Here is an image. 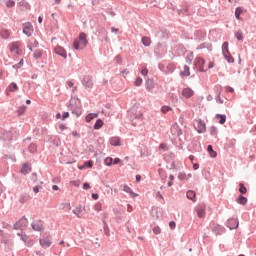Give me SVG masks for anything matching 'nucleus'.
I'll list each match as a JSON object with an SVG mask.
<instances>
[{
    "label": "nucleus",
    "mask_w": 256,
    "mask_h": 256,
    "mask_svg": "<svg viewBox=\"0 0 256 256\" xmlns=\"http://www.w3.org/2000/svg\"><path fill=\"white\" fill-rule=\"evenodd\" d=\"M213 67H215V62L213 61H210L208 63V66L205 67V59H203L202 57H196L194 60V68L200 73H205L207 69H213Z\"/></svg>",
    "instance_id": "nucleus-1"
},
{
    "label": "nucleus",
    "mask_w": 256,
    "mask_h": 256,
    "mask_svg": "<svg viewBox=\"0 0 256 256\" xmlns=\"http://www.w3.org/2000/svg\"><path fill=\"white\" fill-rule=\"evenodd\" d=\"M89 42L87 41V34H85L84 32H81L79 34V37L77 39L74 40V49H76L77 51L84 49L87 47V44Z\"/></svg>",
    "instance_id": "nucleus-2"
},
{
    "label": "nucleus",
    "mask_w": 256,
    "mask_h": 256,
    "mask_svg": "<svg viewBox=\"0 0 256 256\" xmlns=\"http://www.w3.org/2000/svg\"><path fill=\"white\" fill-rule=\"evenodd\" d=\"M10 53L13 55V57H19L23 53V48L21 46V42H12L10 44Z\"/></svg>",
    "instance_id": "nucleus-3"
},
{
    "label": "nucleus",
    "mask_w": 256,
    "mask_h": 256,
    "mask_svg": "<svg viewBox=\"0 0 256 256\" xmlns=\"http://www.w3.org/2000/svg\"><path fill=\"white\" fill-rule=\"evenodd\" d=\"M170 133L172 137H181V135H183V130H181V127H179V124L175 122L171 126Z\"/></svg>",
    "instance_id": "nucleus-4"
},
{
    "label": "nucleus",
    "mask_w": 256,
    "mask_h": 256,
    "mask_svg": "<svg viewBox=\"0 0 256 256\" xmlns=\"http://www.w3.org/2000/svg\"><path fill=\"white\" fill-rule=\"evenodd\" d=\"M23 34L27 35V37L33 35V25L31 23H25L23 25Z\"/></svg>",
    "instance_id": "nucleus-5"
},
{
    "label": "nucleus",
    "mask_w": 256,
    "mask_h": 256,
    "mask_svg": "<svg viewBox=\"0 0 256 256\" xmlns=\"http://www.w3.org/2000/svg\"><path fill=\"white\" fill-rule=\"evenodd\" d=\"M54 53L60 57H63V59H67V50L61 46L54 47Z\"/></svg>",
    "instance_id": "nucleus-6"
},
{
    "label": "nucleus",
    "mask_w": 256,
    "mask_h": 256,
    "mask_svg": "<svg viewBox=\"0 0 256 256\" xmlns=\"http://www.w3.org/2000/svg\"><path fill=\"white\" fill-rule=\"evenodd\" d=\"M29 221L27 218L23 217L18 222L14 224V229H21L23 227H27Z\"/></svg>",
    "instance_id": "nucleus-7"
},
{
    "label": "nucleus",
    "mask_w": 256,
    "mask_h": 256,
    "mask_svg": "<svg viewBox=\"0 0 256 256\" xmlns=\"http://www.w3.org/2000/svg\"><path fill=\"white\" fill-rule=\"evenodd\" d=\"M195 95V92L191 88H184L182 90V97L185 99H191Z\"/></svg>",
    "instance_id": "nucleus-8"
},
{
    "label": "nucleus",
    "mask_w": 256,
    "mask_h": 256,
    "mask_svg": "<svg viewBox=\"0 0 256 256\" xmlns=\"http://www.w3.org/2000/svg\"><path fill=\"white\" fill-rule=\"evenodd\" d=\"M51 243H52L51 242V237H49V236L40 239V245L44 249H47L48 247H51Z\"/></svg>",
    "instance_id": "nucleus-9"
},
{
    "label": "nucleus",
    "mask_w": 256,
    "mask_h": 256,
    "mask_svg": "<svg viewBox=\"0 0 256 256\" xmlns=\"http://www.w3.org/2000/svg\"><path fill=\"white\" fill-rule=\"evenodd\" d=\"M195 211L200 219H203V217H205V205L196 206Z\"/></svg>",
    "instance_id": "nucleus-10"
},
{
    "label": "nucleus",
    "mask_w": 256,
    "mask_h": 256,
    "mask_svg": "<svg viewBox=\"0 0 256 256\" xmlns=\"http://www.w3.org/2000/svg\"><path fill=\"white\" fill-rule=\"evenodd\" d=\"M196 129L198 133H205V131H207V126L205 125V122H203V120H197Z\"/></svg>",
    "instance_id": "nucleus-11"
},
{
    "label": "nucleus",
    "mask_w": 256,
    "mask_h": 256,
    "mask_svg": "<svg viewBox=\"0 0 256 256\" xmlns=\"http://www.w3.org/2000/svg\"><path fill=\"white\" fill-rule=\"evenodd\" d=\"M16 91H19V86H17L15 82H12L6 89L7 95H9V93H15Z\"/></svg>",
    "instance_id": "nucleus-12"
},
{
    "label": "nucleus",
    "mask_w": 256,
    "mask_h": 256,
    "mask_svg": "<svg viewBox=\"0 0 256 256\" xmlns=\"http://www.w3.org/2000/svg\"><path fill=\"white\" fill-rule=\"evenodd\" d=\"M229 229H237L239 227V220L232 218L228 220Z\"/></svg>",
    "instance_id": "nucleus-13"
},
{
    "label": "nucleus",
    "mask_w": 256,
    "mask_h": 256,
    "mask_svg": "<svg viewBox=\"0 0 256 256\" xmlns=\"http://www.w3.org/2000/svg\"><path fill=\"white\" fill-rule=\"evenodd\" d=\"M32 229H34V231H43V222L34 221L32 223Z\"/></svg>",
    "instance_id": "nucleus-14"
},
{
    "label": "nucleus",
    "mask_w": 256,
    "mask_h": 256,
    "mask_svg": "<svg viewBox=\"0 0 256 256\" xmlns=\"http://www.w3.org/2000/svg\"><path fill=\"white\" fill-rule=\"evenodd\" d=\"M110 145H112L113 147L121 146V138H119V137H112L110 139Z\"/></svg>",
    "instance_id": "nucleus-15"
},
{
    "label": "nucleus",
    "mask_w": 256,
    "mask_h": 256,
    "mask_svg": "<svg viewBox=\"0 0 256 256\" xmlns=\"http://www.w3.org/2000/svg\"><path fill=\"white\" fill-rule=\"evenodd\" d=\"M181 77H189L191 75V69L185 65L180 73Z\"/></svg>",
    "instance_id": "nucleus-16"
},
{
    "label": "nucleus",
    "mask_w": 256,
    "mask_h": 256,
    "mask_svg": "<svg viewBox=\"0 0 256 256\" xmlns=\"http://www.w3.org/2000/svg\"><path fill=\"white\" fill-rule=\"evenodd\" d=\"M215 119L219 121L220 125H225V122L227 121V116L223 114H216Z\"/></svg>",
    "instance_id": "nucleus-17"
},
{
    "label": "nucleus",
    "mask_w": 256,
    "mask_h": 256,
    "mask_svg": "<svg viewBox=\"0 0 256 256\" xmlns=\"http://www.w3.org/2000/svg\"><path fill=\"white\" fill-rule=\"evenodd\" d=\"M73 214L76 215L77 217L81 218L83 215V206L79 205L73 210Z\"/></svg>",
    "instance_id": "nucleus-18"
},
{
    "label": "nucleus",
    "mask_w": 256,
    "mask_h": 256,
    "mask_svg": "<svg viewBox=\"0 0 256 256\" xmlns=\"http://www.w3.org/2000/svg\"><path fill=\"white\" fill-rule=\"evenodd\" d=\"M187 198L190 199L191 201H196L197 193L193 190H189L187 193Z\"/></svg>",
    "instance_id": "nucleus-19"
},
{
    "label": "nucleus",
    "mask_w": 256,
    "mask_h": 256,
    "mask_svg": "<svg viewBox=\"0 0 256 256\" xmlns=\"http://www.w3.org/2000/svg\"><path fill=\"white\" fill-rule=\"evenodd\" d=\"M207 151H208L210 157H212L213 159H215V157H217V151L213 150L212 145H208Z\"/></svg>",
    "instance_id": "nucleus-20"
},
{
    "label": "nucleus",
    "mask_w": 256,
    "mask_h": 256,
    "mask_svg": "<svg viewBox=\"0 0 256 256\" xmlns=\"http://www.w3.org/2000/svg\"><path fill=\"white\" fill-rule=\"evenodd\" d=\"M98 116L99 114H95V113L88 114L85 118L86 123H91V121H93V119H97Z\"/></svg>",
    "instance_id": "nucleus-21"
},
{
    "label": "nucleus",
    "mask_w": 256,
    "mask_h": 256,
    "mask_svg": "<svg viewBox=\"0 0 256 256\" xmlns=\"http://www.w3.org/2000/svg\"><path fill=\"white\" fill-rule=\"evenodd\" d=\"M35 47H39V42L35 39L31 40L28 44V48L30 49V51H33V49H35Z\"/></svg>",
    "instance_id": "nucleus-22"
},
{
    "label": "nucleus",
    "mask_w": 256,
    "mask_h": 256,
    "mask_svg": "<svg viewBox=\"0 0 256 256\" xmlns=\"http://www.w3.org/2000/svg\"><path fill=\"white\" fill-rule=\"evenodd\" d=\"M10 35L11 33L7 29H2L0 31V36L2 37V39H9Z\"/></svg>",
    "instance_id": "nucleus-23"
},
{
    "label": "nucleus",
    "mask_w": 256,
    "mask_h": 256,
    "mask_svg": "<svg viewBox=\"0 0 256 256\" xmlns=\"http://www.w3.org/2000/svg\"><path fill=\"white\" fill-rule=\"evenodd\" d=\"M123 191H125V193H129L131 197H137V194H134L133 190H131V187H129L128 185L123 186Z\"/></svg>",
    "instance_id": "nucleus-24"
},
{
    "label": "nucleus",
    "mask_w": 256,
    "mask_h": 256,
    "mask_svg": "<svg viewBox=\"0 0 256 256\" xmlns=\"http://www.w3.org/2000/svg\"><path fill=\"white\" fill-rule=\"evenodd\" d=\"M223 55L228 63H235V59L231 55V52H228V54L224 53Z\"/></svg>",
    "instance_id": "nucleus-25"
},
{
    "label": "nucleus",
    "mask_w": 256,
    "mask_h": 256,
    "mask_svg": "<svg viewBox=\"0 0 256 256\" xmlns=\"http://www.w3.org/2000/svg\"><path fill=\"white\" fill-rule=\"evenodd\" d=\"M30 171H31V166H29V165H27V164H24V165L22 166L21 173H22L23 175H27V173H30Z\"/></svg>",
    "instance_id": "nucleus-26"
},
{
    "label": "nucleus",
    "mask_w": 256,
    "mask_h": 256,
    "mask_svg": "<svg viewBox=\"0 0 256 256\" xmlns=\"http://www.w3.org/2000/svg\"><path fill=\"white\" fill-rule=\"evenodd\" d=\"M236 201L239 205H247V198L245 196H239Z\"/></svg>",
    "instance_id": "nucleus-27"
},
{
    "label": "nucleus",
    "mask_w": 256,
    "mask_h": 256,
    "mask_svg": "<svg viewBox=\"0 0 256 256\" xmlns=\"http://www.w3.org/2000/svg\"><path fill=\"white\" fill-rule=\"evenodd\" d=\"M243 14V8L242 7H238L235 10V17L236 19H241V15Z\"/></svg>",
    "instance_id": "nucleus-28"
},
{
    "label": "nucleus",
    "mask_w": 256,
    "mask_h": 256,
    "mask_svg": "<svg viewBox=\"0 0 256 256\" xmlns=\"http://www.w3.org/2000/svg\"><path fill=\"white\" fill-rule=\"evenodd\" d=\"M229 52V42H224L222 44V53L228 55Z\"/></svg>",
    "instance_id": "nucleus-29"
},
{
    "label": "nucleus",
    "mask_w": 256,
    "mask_h": 256,
    "mask_svg": "<svg viewBox=\"0 0 256 256\" xmlns=\"http://www.w3.org/2000/svg\"><path fill=\"white\" fill-rule=\"evenodd\" d=\"M103 125H104L103 120L98 119L94 124V129L99 130L101 129V127H103Z\"/></svg>",
    "instance_id": "nucleus-30"
},
{
    "label": "nucleus",
    "mask_w": 256,
    "mask_h": 256,
    "mask_svg": "<svg viewBox=\"0 0 256 256\" xmlns=\"http://www.w3.org/2000/svg\"><path fill=\"white\" fill-rule=\"evenodd\" d=\"M142 43L145 47H149L151 45V39L149 37H143Z\"/></svg>",
    "instance_id": "nucleus-31"
},
{
    "label": "nucleus",
    "mask_w": 256,
    "mask_h": 256,
    "mask_svg": "<svg viewBox=\"0 0 256 256\" xmlns=\"http://www.w3.org/2000/svg\"><path fill=\"white\" fill-rule=\"evenodd\" d=\"M169 111H173V108H171L170 106H162L161 107V112L165 115L167 113H169Z\"/></svg>",
    "instance_id": "nucleus-32"
},
{
    "label": "nucleus",
    "mask_w": 256,
    "mask_h": 256,
    "mask_svg": "<svg viewBox=\"0 0 256 256\" xmlns=\"http://www.w3.org/2000/svg\"><path fill=\"white\" fill-rule=\"evenodd\" d=\"M5 5H6V7H7L8 9H11V8L15 7V1H13V0H7V1L5 2Z\"/></svg>",
    "instance_id": "nucleus-33"
},
{
    "label": "nucleus",
    "mask_w": 256,
    "mask_h": 256,
    "mask_svg": "<svg viewBox=\"0 0 256 256\" xmlns=\"http://www.w3.org/2000/svg\"><path fill=\"white\" fill-rule=\"evenodd\" d=\"M103 209V204H101V202H97L95 205H94V210L97 211L99 213V211H102Z\"/></svg>",
    "instance_id": "nucleus-34"
},
{
    "label": "nucleus",
    "mask_w": 256,
    "mask_h": 256,
    "mask_svg": "<svg viewBox=\"0 0 256 256\" xmlns=\"http://www.w3.org/2000/svg\"><path fill=\"white\" fill-rule=\"evenodd\" d=\"M159 150L160 151H168L169 150V145L167 143H162L159 145Z\"/></svg>",
    "instance_id": "nucleus-35"
},
{
    "label": "nucleus",
    "mask_w": 256,
    "mask_h": 256,
    "mask_svg": "<svg viewBox=\"0 0 256 256\" xmlns=\"http://www.w3.org/2000/svg\"><path fill=\"white\" fill-rule=\"evenodd\" d=\"M85 87H87L88 89H93V80L87 79L85 81Z\"/></svg>",
    "instance_id": "nucleus-36"
},
{
    "label": "nucleus",
    "mask_w": 256,
    "mask_h": 256,
    "mask_svg": "<svg viewBox=\"0 0 256 256\" xmlns=\"http://www.w3.org/2000/svg\"><path fill=\"white\" fill-rule=\"evenodd\" d=\"M104 163L105 165H107V167H110V165H113V158L111 157L105 158Z\"/></svg>",
    "instance_id": "nucleus-37"
},
{
    "label": "nucleus",
    "mask_w": 256,
    "mask_h": 256,
    "mask_svg": "<svg viewBox=\"0 0 256 256\" xmlns=\"http://www.w3.org/2000/svg\"><path fill=\"white\" fill-rule=\"evenodd\" d=\"M42 56H43V51H41V50H36V51L34 52V57H35V59H41Z\"/></svg>",
    "instance_id": "nucleus-38"
},
{
    "label": "nucleus",
    "mask_w": 256,
    "mask_h": 256,
    "mask_svg": "<svg viewBox=\"0 0 256 256\" xmlns=\"http://www.w3.org/2000/svg\"><path fill=\"white\" fill-rule=\"evenodd\" d=\"M235 37H236V39H237L238 41H243V32L237 31V32L235 33Z\"/></svg>",
    "instance_id": "nucleus-39"
},
{
    "label": "nucleus",
    "mask_w": 256,
    "mask_h": 256,
    "mask_svg": "<svg viewBox=\"0 0 256 256\" xmlns=\"http://www.w3.org/2000/svg\"><path fill=\"white\" fill-rule=\"evenodd\" d=\"M142 83H143V79L141 77H138V78H136L134 85L136 87H140L142 85Z\"/></svg>",
    "instance_id": "nucleus-40"
},
{
    "label": "nucleus",
    "mask_w": 256,
    "mask_h": 256,
    "mask_svg": "<svg viewBox=\"0 0 256 256\" xmlns=\"http://www.w3.org/2000/svg\"><path fill=\"white\" fill-rule=\"evenodd\" d=\"M239 187V192L242 193V195H245V193H247V188L245 187V185L240 184Z\"/></svg>",
    "instance_id": "nucleus-41"
},
{
    "label": "nucleus",
    "mask_w": 256,
    "mask_h": 256,
    "mask_svg": "<svg viewBox=\"0 0 256 256\" xmlns=\"http://www.w3.org/2000/svg\"><path fill=\"white\" fill-rule=\"evenodd\" d=\"M29 151H30V153H36L37 152V145L36 144H30Z\"/></svg>",
    "instance_id": "nucleus-42"
},
{
    "label": "nucleus",
    "mask_w": 256,
    "mask_h": 256,
    "mask_svg": "<svg viewBox=\"0 0 256 256\" xmlns=\"http://www.w3.org/2000/svg\"><path fill=\"white\" fill-rule=\"evenodd\" d=\"M84 167H85V169H91V168H93V161H86L85 163H84Z\"/></svg>",
    "instance_id": "nucleus-43"
},
{
    "label": "nucleus",
    "mask_w": 256,
    "mask_h": 256,
    "mask_svg": "<svg viewBox=\"0 0 256 256\" xmlns=\"http://www.w3.org/2000/svg\"><path fill=\"white\" fill-rule=\"evenodd\" d=\"M153 233H154L155 235H161V228H160L159 226H155V227L153 228Z\"/></svg>",
    "instance_id": "nucleus-44"
},
{
    "label": "nucleus",
    "mask_w": 256,
    "mask_h": 256,
    "mask_svg": "<svg viewBox=\"0 0 256 256\" xmlns=\"http://www.w3.org/2000/svg\"><path fill=\"white\" fill-rule=\"evenodd\" d=\"M25 111H27V107L21 106V107L18 109V114H19V115H23V113H25Z\"/></svg>",
    "instance_id": "nucleus-45"
},
{
    "label": "nucleus",
    "mask_w": 256,
    "mask_h": 256,
    "mask_svg": "<svg viewBox=\"0 0 256 256\" xmlns=\"http://www.w3.org/2000/svg\"><path fill=\"white\" fill-rule=\"evenodd\" d=\"M178 179H179L180 181H185V179H187V174H185V173H180V174L178 175Z\"/></svg>",
    "instance_id": "nucleus-46"
},
{
    "label": "nucleus",
    "mask_w": 256,
    "mask_h": 256,
    "mask_svg": "<svg viewBox=\"0 0 256 256\" xmlns=\"http://www.w3.org/2000/svg\"><path fill=\"white\" fill-rule=\"evenodd\" d=\"M70 185H73L74 187H79L81 185V181L79 180L71 181Z\"/></svg>",
    "instance_id": "nucleus-47"
},
{
    "label": "nucleus",
    "mask_w": 256,
    "mask_h": 256,
    "mask_svg": "<svg viewBox=\"0 0 256 256\" xmlns=\"http://www.w3.org/2000/svg\"><path fill=\"white\" fill-rule=\"evenodd\" d=\"M176 226H177V224H175V221H170L169 222L170 229H175Z\"/></svg>",
    "instance_id": "nucleus-48"
},
{
    "label": "nucleus",
    "mask_w": 256,
    "mask_h": 256,
    "mask_svg": "<svg viewBox=\"0 0 256 256\" xmlns=\"http://www.w3.org/2000/svg\"><path fill=\"white\" fill-rule=\"evenodd\" d=\"M141 73H142V75H143L144 77H147V73H149V70H147V68H143V69L141 70Z\"/></svg>",
    "instance_id": "nucleus-49"
},
{
    "label": "nucleus",
    "mask_w": 256,
    "mask_h": 256,
    "mask_svg": "<svg viewBox=\"0 0 256 256\" xmlns=\"http://www.w3.org/2000/svg\"><path fill=\"white\" fill-rule=\"evenodd\" d=\"M63 209H67V211H71V204L70 203L64 204Z\"/></svg>",
    "instance_id": "nucleus-50"
},
{
    "label": "nucleus",
    "mask_w": 256,
    "mask_h": 256,
    "mask_svg": "<svg viewBox=\"0 0 256 256\" xmlns=\"http://www.w3.org/2000/svg\"><path fill=\"white\" fill-rule=\"evenodd\" d=\"M83 189H84V190L91 189V186L89 185V183L85 182V183L83 184Z\"/></svg>",
    "instance_id": "nucleus-51"
},
{
    "label": "nucleus",
    "mask_w": 256,
    "mask_h": 256,
    "mask_svg": "<svg viewBox=\"0 0 256 256\" xmlns=\"http://www.w3.org/2000/svg\"><path fill=\"white\" fill-rule=\"evenodd\" d=\"M19 67H23V59L18 63V65L14 66V69H19Z\"/></svg>",
    "instance_id": "nucleus-52"
},
{
    "label": "nucleus",
    "mask_w": 256,
    "mask_h": 256,
    "mask_svg": "<svg viewBox=\"0 0 256 256\" xmlns=\"http://www.w3.org/2000/svg\"><path fill=\"white\" fill-rule=\"evenodd\" d=\"M119 163H121V159L115 158L114 161H113V164L114 165H119Z\"/></svg>",
    "instance_id": "nucleus-53"
},
{
    "label": "nucleus",
    "mask_w": 256,
    "mask_h": 256,
    "mask_svg": "<svg viewBox=\"0 0 256 256\" xmlns=\"http://www.w3.org/2000/svg\"><path fill=\"white\" fill-rule=\"evenodd\" d=\"M186 61H189V63H191V61H193V55H188Z\"/></svg>",
    "instance_id": "nucleus-54"
},
{
    "label": "nucleus",
    "mask_w": 256,
    "mask_h": 256,
    "mask_svg": "<svg viewBox=\"0 0 256 256\" xmlns=\"http://www.w3.org/2000/svg\"><path fill=\"white\" fill-rule=\"evenodd\" d=\"M67 117H69V112H65V113L62 115V119H67Z\"/></svg>",
    "instance_id": "nucleus-55"
},
{
    "label": "nucleus",
    "mask_w": 256,
    "mask_h": 256,
    "mask_svg": "<svg viewBox=\"0 0 256 256\" xmlns=\"http://www.w3.org/2000/svg\"><path fill=\"white\" fill-rule=\"evenodd\" d=\"M67 85H68V87L73 88L75 84L71 81H68Z\"/></svg>",
    "instance_id": "nucleus-56"
},
{
    "label": "nucleus",
    "mask_w": 256,
    "mask_h": 256,
    "mask_svg": "<svg viewBox=\"0 0 256 256\" xmlns=\"http://www.w3.org/2000/svg\"><path fill=\"white\" fill-rule=\"evenodd\" d=\"M92 198L97 201L99 199V194H92Z\"/></svg>",
    "instance_id": "nucleus-57"
},
{
    "label": "nucleus",
    "mask_w": 256,
    "mask_h": 256,
    "mask_svg": "<svg viewBox=\"0 0 256 256\" xmlns=\"http://www.w3.org/2000/svg\"><path fill=\"white\" fill-rule=\"evenodd\" d=\"M111 31L112 33H118L119 32V29L115 28V27H112L111 28Z\"/></svg>",
    "instance_id": "nucleus-58"
},
{
    "label": "nucleus",
    "mask_w": 256,
    "mask_h": 256,
    "mask_svg": "<svg viewBox=\"0 0 256 256\" xmlns=\"http://www.w3.org/2000/svg\"><path fill=\"white\" fill-rule=\"evenodd\" d=\"M33 191H34V193H39V186H35V187L33 188Z\"/></svg>",
    "instance_id": "nucleus-59"
},
{
    "label": "nucleus",
    "mask_w": 256,
    "mask_h": 256,
    "mask_svg": "<svg viewBox=\"0 0 256 256\" xmlns=\"http://www.w3.org/2000/svg\"><path fill=\"white\" fill-rule=\"evenodd\" d=\"M21 236V239H22V241H27V235H20Z\"/></svg>",
    "instance_id": "nucleus-60"
},
{
    "label": "nucleus",
    "mask_w": 256,
    "mask_h": 256,
    "mask_svg": "<svg viewBox=\"0 0 256 256\" xmlns=\"http://www.w3.org/2000/svg\"><path fill=\"white\" fill-rule=\"evenodd\" d=\"M52 189H53L54 191H59V186L53 185V186H52Z\"/></svg>",
    "instance_id": "nucleus-61"
},
{
    "label": "nucleus",
    "mask_w": 256,
    "mask_h": 256,
    "mask_svg": "<svg viewBox=\"0 0 256 256\" xmlns=\"http://www.w3.org/2000/svg\"><path fill=\"white\" fill-rule=\"evenodd\" d=\"M72 135H73V137H79V133H77V131H73Z\"/></svg>",
    "instance_id": "nucleus-62"
},
{
    "label": "nucleus",
    "mask_w": 256,
    "mask_h": 256,
    "mask_svg": "<svg viewBox=\"0 0 256 256\" xmlns=\"http://www.w3.org/2000/svg\"><path fill=\"white\" fill-rule=\"evenodd\" d=\"M193 169H194V171H197V169H199V164H194Z\"/></svg>",
    "instance_id": "nucleus-63"
},
{
    "label": "nucleus",
    "mask_w": 256,
    "mask_h": 256,
    "mask_svg": "<svg viewBox=\"0 0 256 256\" xmlns=\"http://www.w3.org/2000/svg\"><path fill=\"white\" fill-rule=\"evenodd\" d=\"M136 181L139 183L141 181V175H136Z\"/></svg>",
    "instance_id": "nucleus-64"
}]
</instances>
